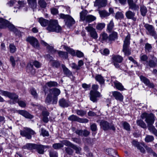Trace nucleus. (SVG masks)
I'll use <instances>...</instances> for the list:
<instances>
[{"label": "nucleus", "mask_w": 157, "mask_h": 157, "mask_svg": "<svg viewBox=\"0 0 157 157\" xmlns=\"http://www.w3.org/2000/svg\"><path fill=\"white\" fill-rule=\"evenodd\" d=\"M141 117L142 119H145V121L147 124L148 130L156 137L157 139V129L153 125L155 120L154 115L152 113L148 114L144 113L141 115Z\"/></svg>", "instance_id": "1"}, {"label": "nucleus", "mask_w": 157, "mask_h": 157, "mask_svg": "<svg viewBox=\"0 0 157 157\" xmlns=\"http://www.w3.org/2000/svg\"><path fill=\"white\" fill-rule=\"evenodd\" d=\"M48 24V25L46 29L49 31L57 33H60L61 31V27L59 25L57 20H50Z\"/></svg>", "instance_id": "2"}, {"label": "nucleus", "mask_w": 157, "mask_h": 157, "mask_svg": "<svg viewBox=\"0 0 157 157\" xmlns=\"http://www.w3.org/2000/svg\"><path fill=\"white\" fill-rule=\"evenodd\" d=\"M130 39V34H128L126 37L124 41L122 51L124 53L125 56H128L131 53V50L129 48Z\"/></svg>", "instance_id": "3"}, {"label": "nucleus", "mask_w": 157, "mask_h": 157, "mask_svg": "<svg viewBox=\"0 0 157 157\" xmlns=\"http://www.w3.org/2000/svg\"><path fill=\"white\" fill-rule=\"evenodd\" d=\"M59 17L60 18L64 19L65 24L68 27L71 26L75 23L73 18L69 15H65L61 13L59 14Z\"/></svg>", "instance_id": "4"}, {"label": "nucleus", "mask_w": 157, "mask_h": 157, "mask_svg": "<svg viewBox=\"0 0 157 157\" xmlns=\"http://www.w3.org/2000/svg\"><path fill=\"white\" fill-rule=\"evenodd\" d=\"M0 94L10 98V101L12 102L13 104L17 103L18 96L16 94L1 90H0Z\"/></svg>", "instance_id": "5"}, {"label": "nucleus", "mask_w": 157, "mask_h": 157, "mask_svg": "<svg viewBox=\"0 0 157 157\" xmlns=\"http://www.w3.org/2000/svg\"><path fill=\"white\" fill-rule=\"evenodd\" d=\"M20 134L22 136L30 140L32 138V135L36 134V133L30 128L26 127L24 128V130L20 131Z\"/></svg>", "instance_id": "6"}, {"label": "nucleus", "mask_w": 157, "mask_h": 157, "mask_svg": "<svg viewBox=\"0 0 157 157\" xmlns=\"http://www.w3.org/2000/svg\"><path fill=\"white\" fill-rule=\"evenodd\" d=\"M146 30V33L153 36L155 39H157V33L155 27L152 25L148 24H145L144 25Z\"/></svg>", "instance_id": "7"}, {"label": "nucleus", "mask_w": 157, "mask_h": 157, "mask_svg": "<svg viewBox=\"0 0 157 157\" xmlns=\"http://www.w3.org/2000/svg\"><path fill=\"white\" fill-rule=\"evenodd\" d=\"M6 27H8L10 31L13 32L16 28L13 24L10 23L8 21L0 18V28L4 29Z\"/></svg>", "instance_id": "8"}, {"label": "nucleus", "mask_w": 157, "mask_h": 157, "mask_svg": "<svg viewBox=\"0 0 157 157\" xmlns=\"http://www.w3.org/2000/svg\"><path fill=\"white\" fill-rule=\"evenodd\" d=\"M100 125L105 131L109 129L112 130L113 131H115L116 130V128L113 124H109L107 121L103 120H101L100 122Z\"/></svg>", "instance_id": "9"}, {"label": "nucleus", "mask_w": 157, "mask_h": 157, "mask_svg": "<svg viewBox=\"0 0 157 157\" xmlns=\"http://www.w3.org/2000/svg\"><path fill=\"white\" fill-rule=\"evenodd\" d=\"M26 40L29 42L34 48L39 49L40 48L38 40L33 36L29 37L26 39Z\"/></svg>", "instance_id": "10"}, {"label": "nucleus", "mask_w": 157, "mask_h": 157, "mask_svg": "<svg viewBox=\"0 0 157 157\" xmlns=\"http://www.w3.org/2000/svg\"><path fill=\"white\" fill-rule=\"evenodd\" d=\"M90 99L93 102H97L98 98L101 96L100 93L97 90H91L90 93Z\"/></svg>", "instance_id": "11"}, {"label": "nucleus", "mask_w": 157, "mask_h": 157, "mask_svg": "<svg viewBox=\"0 0 157 157\" xmlns=\"http://www.w3.org/2000/svg\"><path fill=\"white\" fill-rule=\"evenodd\" d=\"M68 119L72 121H76L80 123H87L88 122L89 120L86 118H81L77 116L72 115L69 116Z\"/></svg>", "instance_id": "12"}, {"label": "nucleus", "mask_w": 157, "mask_h": 157, "mask_svg": "<svg viewBox=\"0 0 157 157\" xmlns=\"http://www.w3.org/2000/svg\"><path fill=\"white\" fill-rule=\"evenodd\" d=\"M49 146L48 145H44L41 144H36L35 149L39 154H43L44 152V149L45 148H49Z\"/></svg>", "instance_id": "13"}, {"label": "nucleus", "mask_w": 157, "mask_h": 157, "mask_svg": "<svg viewBox=\"0 0 157 157\" xmlns=\"http://www.w3.org/2000/svg\"><path fill=\"white\" fill-rule=\"evenodd\" d=\"M85 29L89 33L90 36L94 39H97L98 37L97 33L95 29L90 26L86 27Z\"/></svg>", "instance_id": "14"}, {"label": "nucleus", "mask_w": 157, "mask_h": 157, "mask_svg": "<svg viewBox=\"0 0 157 157\" xmlns=\"http://www.w3.org/2000/svg\"><path fill=\"white\" fill-rule=\"evenodd\" d=\"M127 2L128 5L129 9L134 11L138 10L139 6L135 3L133 0H127Z\"/></svg>", "instance_id": "15"}, {"label": "nucleus", "mask_w": 157, "mask_h": 157, "mask_svg": "<svg viewBox=\"0 0 157 157\" xmlns=\"http://www.w3.org/2000/svg\"><path fill=\"white\" fill-rule=\"evenodd\" d=\"M140 78L141 81L148 87L151 88H153L154 87V84L151 82L146 77L141 75L140 76Z\"/></svg>", "instance_id": "16"}, {"label": "nucleus", "mask_w": 157, "mask_h": 157, "mask_svg": "<svg viewBox=\"0 0 157 157\" xmlns=\"http://www.w3.org/2000/svg\"><path fill=\"white\" fill-rule=\"evenodd\" d=\"M112 94L113 97L117 100L122 101L123 100L124 97L122 94L118 91H114L112 92Z\"/></svg>", "instance_id": "17"}, {"label": "nucleus", "mask_w": 157, "mask_h": 157, "mask_svg": "<svg viewBox=\"0 0 157 157\" xmlns=\"http://www.w3.org/2000/svg\"><path fill=\"white\" fill-rule=\"evenodd\" d=\"M132 144L135 147H136L137 149L139 150L141 152L144 153L145 152V149L142 146L143 145V144H140L138 142L135 140L132 141Z\"/></svg>", "instance_id": "18"}, {"label": "nucleus", "mask_w": 157, "mask_h": 157, "mask_svg": "<svg viewBox=\"0 0 157 157\" xmlns=\"http://www.w3.org/2000/svg\"><path fill=\"white\" fill-rule=\"evenodd\" d=\"M135 13L130 10H128L125 13V15L128 19H132L133 21H135L136 20V17H135Z\"/></svg>", "instance_id": "19"}, {"label": "nucleus", "mask_w": 157, "mask_h": 157, "mask_svg": "<svg viewBox=\"0 0 157 157\" xmlns=\"http://www.w3.org/2000/svg\"><path fill=\"white\" fill-rule=\"evenodd\" d=\"M107 2V0H96L94 6H98L99 8L104 7L106 5Z\"/></svg>", "instance_id": "20"}, {"label": "nucleus", "mask_w": 157, "mask_h": 157, "mask_svg": "<svg viewBox=\"0 0 157 157\" xmlns=\"http://www.w3.org/2000/svg\"><path fill=\"white\" fill-rule=\"evenodd\" d=\"M18 113L26 118L31 119L33 117L32 115L25 110H19L18 111Z\"/></svg>", "instance_id": "21"}, {"label": "nucleus", "mask_w": 157, "mask_h": 157, "mask_svg": "<svg viewBox=\"0 0 157 157\" xmlns=\"http://www.w3.org/2000/svg\"><path fill=\"white\" fill-rule=\"evenodd\" d=\"M50 94H51L53 96H57L59 95L60 93V90L58 88H54L52 89H50L49 90Z\"/></svg>", "instance_id": "22"}, {"label": "nucleus", "mask_w": 157, "mask_h": 157, "mask_svg": "<svg viewBox=\"0 0 157 157\" xmlns=\"http://www.w3.org/2000/svg\"><path fill=\"white\" fill-rule=\"evenodd\" d=\"M36 145L35 144L27 143L22 147V149L30 150L35 149Z\"/></svg>", "instance_id": "23"}, {"label": "nucleus", "mask_w": 157, "mask_h": 157, "mask_svg": "<svg viewBox=\"0 0 157 157\" xmlns=\"http://www.w3.org/2000/svg\"><path fill=\"white\" fill-rule=\"evenodd\" d=\"M113 83L114 87L118 90L123 91L125 90L122 84L117 81H115Z\"/></svg>", "instance_id": "24"}, {"label": "nucleus", "mask_w": 157, "mask_h": 157, "mask_svg": "<svg viewBox=\"0 0 157 157\" xmlns=\"http://www.w3.org/2000/svg\"><path fill=\"white\" fill-rule=\"evenodd\" d=\"M59 103L60 106L63 108L67 107L69 105L68 101L63 98L59 99Z\"/></svg>", "instance_id": "25"}, {"label": "nucleus", "mask_w": 157, "mask_h": 157, "mask_svg": "<svg viewBox=\"0 0 157 157\" xmlns=\"http://www.w3.org/2000/svg\"><path fill=\"white\" fill-rule=\"evenodd\" d=\"M62 67L63 69L64 74L67 77H70L72 75V73L66 66L62 64Z\"/></svg>", "instance_id": "26"}, {"label": "nucleus", "mask_w": 157, "mask_h": 157, "mask_svg": "<svg viewBox=\"0 0 157 157\" xmlns=\"http://www.w3.org/2000/svg\"><path fill=\"white\" fill-rule=\"evenodd\" d=\"M59 57L63 59H66L68 57V54L66 52L58 50L57 52Z\"/></svg>", "instance_id": "27"}, {"label": "nucleus", "mask_w": 157, "mask_h": 157, "mask_svg": "<svg viewBox=\"0 0 157 157\" xmlns=\"http://www.w3.org/2000/svg\"><path fill=\"white\" fill-rule=\"evenodd\" d=\"M29 6L34 11L37 6L36 0H27Z\"/></svg>", "instance_id": "28"}, {"label": "nucleus", "mask_w": 157, "mask_h": 157, "mask_svg": "<svg viewBox=\"0 0 157 157\" xmlns=\"http://www.w3.org/2000/svg\"><path fill=\"white\" fill-rule=\"evenodd\" d=\"M112 59L113 62L121 63L123 59L121 56L120 55H114L113 56Z\"/></svg>", "instance_id": "29"}, {"label": "nucleus", "mask_w": 157, "mask_h": 157, "mask_svg": "<svg viewBox=\"0 0 157 157\" xmlns=\"http://www.w3.org/2000/svg\"><path fill=\"white\" fill-rule=\"evenodd\" d=\"M100 38L103 41H105L107 42L109 41V36L105 33H102L100 35Z\"/></svg>", "instance_id": "30"}, {"label": "nucleus", "mask_w": 157, "mask_h": 157, "mask_svg": "<svg viewBox=\"0 0 157 157\" xmlns=\"http://www.w3.org/2000/svg\"><path fill=\"white\" fill-rule=\"evenodd\" d=\"M38 21L41 25L43 27L47 26L49 22L48 20L44 19L43 17L40 18L39 19Z\"/></svg>", "instance_id": "31"}, {"label": "nucleus", "mask_w": 157, "mask_h": 157, "mask_svg": "<svg viewBox=\"0 0 157 157\" xmlns=\"http://www.w3.org/2000/svg\"><path fill=\"white\" fill-rule=\"evenodd\" d=\"M96 17L92 15H89L86 16L85 21L86 22L90 23L95 20Z\"/></svg>", "instance_id": "32"}, {"label": "nucleus", "mask_w": 157, "mask_h": 157, "mask_svg": "<svg viewBox=\"0 0 157 157\" xmlns=\"http://www.w3.org/2000/svg\"><path fill=\"white\" fill-rule=\"evenodd\" d=\"M46 49L48 50V53L52 54H55V53L57 52L58 51V50L54 49L53 46L49 45L46 47Z\"/></svg>", "instance_id": "33"}, {"label": "nucleus", "mask_w": 157, "mask_h": 157, "mask_svg": "<svg viewBox=\"0 0 157 157\" xmlns=\"http://www.w3.org/2000/svg\"><path fill=\"white\" fill-rule=\"evenodd\" d=\"M140 11L141 15L143 17H144L146 15L147 10L145 6H140Z\"/></svg>", "instance_id": "34"}, {"label": "nucleus", "mask_w": 157, "mask_h": 157, "mask_svg": "<svg viewBox=\"0 0 157 157\" xmlns=\"http://www.w3.org/2000/svg\"><path fill=\"white\" fill-rule=\"evenodd\" d=\"M63 48L65 50L72 56H75V52L73 49L65 45L63 46Z\"/></svg>", "instance_id": "35"}, {"label": "nucleus", "mask_w": 157, "mask_h": 157, "mask_svg": "<svg viewBox=\"0 0 157 157\" xmlns=\"http://www.w3.org/2000/svg\"><path fill=\"white\" fill-rule=\"evenodd\" d=\"M106 152L109 155L114 156L117 155V152L114 149L111 148H108L106 150Z\"/></svg>", "instance_id": "36"}, {"label": "nucleus", "mask_w": 157, "mask_h": 157, "mask_svg": "<svg viewBox=\"0 0 157 157\" xmlns=\"http://www.w3.org/2000/svg\"><path fill=\"white\" fill-rule=\"evenodd\" d=\"M147 152L150 154L152 155L154 157H157V154H156L151 148L147 146H144Z\"/></svg>", "instance_id": "37"}, {"label": "nucleus", "mask_w": 157, "mask_h": 157, "mask_svg": "<svg viewBox=\"0 0 157 157\" xmlns=\"http://www.w3.org/2000/svg\"><path fill=\"white\" fill-rule=\"evenodd\" d=\"M99 13L101 17H105L110 15V13L105 10H98Z\"/></svg>", "instance_id": "38"}, {"label": "nucleus", "mask_w": 157, "mask_h": 157, "mask_svg": "<svg viewBox=\"0 0 157 157\" xmlns=\"http://www.w3.org/2000/svg\"><path fill=\"white\" fill-rule=\"evenodd\" d=\"M95 79L100 84H103L105 80L101 75H98L96 76Z\"/></svg>", "instance_id": "39"}, {"label": "nucleus", "mask_w": 157, "mask_h": 157, "mask_svg": "<svg viewBox=\"0 0 157 157\" xmlns=\"http://www.w3.org/2000/svg\"><path fill=\"white\" fill-rule=\"evenodd\" d=\"M45 85L49 87L56 86H58V84L57 82L55 81H50L47 82Z\"/></svg>", "instance_id": "40"}, {"label": "nucleus", "mask_w": 157, "mask_h": 157, "mask_svg": "<svg viewBox=\"0 0 157 157\" xmlns=\"http://www.w3.org/2000/svg\"><path fill=\"white\" fill-rule=\"evenodd\" d=\"M52 98V96L51 94L49 93L47 95L45 101V102L48 104H50L51 103Z\"/></svg>", "instance_id": "41"}, {"label": "nucleus", "mask_w": 157, "mask_h": 157, "mask_svg": "<svg viewBox=\"0 0 157 157\" xmlns=\"http://www.w3.org/2000/svg\"><path fill=\"white\" fill-rule=\"evenodd\" d=\"M117 33L116 32H113L109 36V41L114 40L117 38Z\"/></svg>", "instance_id": "42"}, {"label": "nucleus", "mask_w": 157, "mask_h": 157, "mask_svg": "<svg viewBox=\"0 0 157 157\" xmlns=\"http://www.w3.org/2000/svg\"><path fill=\"white\" fill-rule=\"evenodd\" d=\"M114 26V24L113 20H111L108 24L107 29L109 32H110Z\"/></svg>", "instance_id": "43"}, {"label": "nucleus", "mask_w": 157, "mask_h": 157, "mask_svg": "<svg viewBox=\"0 0 157 157\" xmlns=\"http://www.w3.org/2000/svg\"><path fill=\"white\" fill-rule=\"evenodd\" d=\"M61 142L63 145H64L67 146H69L71 148L74 145V144L67 140H63Z\"/></svg>", "instance_id": "44"}, {"label": "nucleus", "mask_w": 157, "mask_h": 157, "mask_svg": "<svg viewBox=\"0 0 157 157\" xmlns=\"http://www.w3.org/2000/svg\"><path fill=\"white\" fill-rule=\"evenodd\" d=\"M154 139V137L153 136L150 135H147L145 138V140L146 142L149 143L153 141Z\"/></svg>", "instance_id": "45"}, {"label": "nucleus", "mask_w": 157, "mask_h": 157, "mask_svg": "<svg viewBox=\"0 0 157 157\" xmlns=\"http://www.w3.org/2000/svg\"><path fill=\"white\" fill-rule=\"evenodd\" d=\"M137 124L143 128H146V126L145 123L142 120H139L136 121Z\"/></svg>", "instance_id": "46"}, {"label": "nucleus", "mask_w": 157, "mask_h": 157, "mask_svg": "<svg viewBox=\"0 0 157 157\" xmlns=\"http://www.w3.org/2000/svg\"><path fill=\"white\" fill-rule=\"evenodd\" d=\"M152 48L151 45L148 43L145 44V50L146 52H151Z\"/></svg>", "instance_id": "47"}, {"label": "nucleus", "mask_w": 157, "mask_h": 157, "mask_svg": "<svg viewBox=\"0 0 157 157\" xmlns=\"http://www.w3.org/2000/svg\"><path fill=\"white\" fill-rule=\"evenodd\" d=\"M65 151L66 153L69 155H72L74 151L71 148L69 147H65Z\"/></svg>", "instance_id": "48"}, {"label": "nucleus", "mask_w": 157, "mask_h": 157, "mask_svg": "<svg viewBox=\"0 0 157 157\" xmlns=\"http://www.w3.org/2000/svg\"><path fill=\"white\" fill-rule=\"evenodd\" d=\"M50 63L52 66L56 68H58L60 66V63L59 61L53 60Z\"/></svg>", "instance_id": "49"}, {"label": "nucleus", "mask_w": 157, "mask_h": 157, "mask_svg": "<svg viewBox=\"0 0 157 157\" xmlns=\"http://www.w3.org/2000/svg\"><path fill=\"white\" fill-rule=\"evenodd\" d=\"M63 147V145L61 143H55L53 144L52 147L55 149H58Z\"/></svg>", "instance_id": "50"}, {"label": "nucleus", "mask_w": 157, "mask_h": 157, "mask_svg": "<svg viewBox=\"0 0 157 157\" xmlns=\"http://www.w3.org/2000/svg\"><path fill=\"white\" fill-rule=\"evenodd\" d=\"M80 18L82 21H84L86 20V11H82L80 13Z\"/></svg>", "instance_id": "51"}, {"label": "nucleus", "mask_w": 157, "mask_h": 157, "mask_svg": "<svg viewBox=\"0 0 157 157\" xmlns=\"http://www.w3.org/2000/svg\"><path fill=\"white\" fill-rule=\"evenodd\" d=\"M9 47L10 48V51L11 53H14L16 52V48L15 46L13 44H10L9 46Z\"/></svg>", "instance_id": "52"}, {"label": "nucleus", "mask_w": 157, "mask_h": 157, "mask_svg": "<svg viewBox=\"0 0 157 157\" xmlns=\"http://www.w3.org/2000/svg\"><path fill=\"white\" fill-rule=\"evenodd\" d=\"M76 112L77 115L81 117L83 116L86 115V111L82 110H76Z\"/></svg>", "instance_id": "53"}, {"label": "nucleus", "mask_w": 157, "mask_h": 157, "mask_svg": "<svg viewBox=\"0 0 157 157\" xmlns=\"http://www.w3.org/2000/svg\"><path fill=\"white\" fill-rule=\"evenodd\" d=\"M38 4L42 8H45L47 5L44 0H40L38 2Z\"/></svg>", "instance_id": "54"}, {"label": "nucleus", "mask_w": 157, "mask_h": 157, "mask_svg": "<svg viewBox=\"0 0 157 157\" xmlns=\"http://www.w3.org/2000/svg\"><path fill=\"white\" fill-rule=\"evenodd\" d=\"M148 65L151 67H155L156 65V63L153 60L150 59L148 62H146Z\"/></svg>", "instance_id": "55"}, {"label": "nucleus", "mask_w": 157, "mask_h": 157, "mask_svg": "<svg viewBox=\"0 0 157 157\" xmlns=\"http://www.w3.org/2000/svg\"><path fill=\"white\" fill-rule=\"evenodd\" d=\"M72 148L75 151V153L76 154H80V151L82 150L81 147H78L76 145L74 144Z\"/></svg>", "instance_id": "56"}, {"label": "nucleus", "mask_w": 157, "mask_h": 157, "mask_svg": "<svg viewBox=\"0 0 157 157\" xmlns=\"http://www.w3.org/2000/svg\"><path fill=\"white\" fill-rule=\"evenodd\" d=\"M124 128L127 131H129L130 130V126L129 124L126 122H124L123 124Z\"/></svg>", "instance_id": "57"}, {"label": "nucleus", "mask_w": 157, "mask_h": 157, "mask_svg": "<svg viewBox=\"0 0 157 157\" xmlns=\"http://www.w3.org/2000/svg\"><path fill=\"white\" fill-rule=\"evenodd\" d=\"M50 157H58V154L57 152L54 151H50L49 152Z\"/></svg>", "instance_id": "58"}, {"label": "nucleus", "mask_w": 157, "mask_h": 157, "mask_svg": "<svg viewBox=\"0 0 157 157\" xmlns=\"http://www.w3.org/2000/svg\"><path fill=\"white\" fill-rule=\"evenodd\" d=\"M105 26V24L104 23H99L97 24L96 28L98 30H101Z\"/></svg>", "instance_id": "59"}, {"label": "nucleus", "mask_w": 157, "mask_h": 157, "mask_svg": "<svg viewBox=\"0 0 157 157\" xmlns=\"http://www.w3.org/2000/svg\"><path fill=\"white\" fill-rule=\"evenodd\" d=\"M41 133L40 134H41L44 137L49 136L48 132L44 128H41Z\"/></svg>", "instance_id": "60"}, {"label": "nucleus", "mask_w": 157, "mask_h": 157, "mask_svg": "<svg viewBox=\"0 0 157 157\" xmlns=\"http://www.w3.org/2000/svg\"><path fill=\"white\" fill-rule=\"evenodd\" d=\"M124 15L123 13L121 12H117L115 16V18L117 19H121L123 18Z\"/></svg>", "instance_id": "61"}, {"label": "nucleus", "mask_w": 157, "mask_h": 157, "mask_svg": "<svg viewBox=\"0 0 157 157\" xmlns=\"http://www.w3.org/2000/svg\"><path fill=\"white\" fill-rule=\"evenodd\" d=\"M140 59L142 61L146 62L148 59V57L146 55H140Z\"/></svg>", "instance_id": "62"}, {"label": "nucleus", "mask_w": 157, "mask_h": 157, "mask_svg": "<svg viewBox=\"0 0 157 157\" xmlns=\"http://www.w3.org/2000/svg\"><path fill=\"white\" fill-rule=\"evenodd\" d=\"M90 128L91 130L93 132H95L97 130V125L95 123L90 124Z\"/></svg>", "instance_id": "63"}, {"label": "nucleus", "mask_w": 157, "mask_h": 157, "mask_svg": "<svg viewBox=\"0 0 157 157\" xmlns=\"http://www.w3.org/2000/svg\"><path fill=\"white\" fill-rule=\"evenodd\" d=\"M101 53L102 54L106 56L109 54V51L108 49L105 48L103 50H101Z\"/></svg>", "instance_id": "64"}]
</instances>
